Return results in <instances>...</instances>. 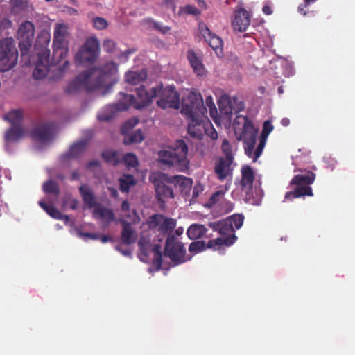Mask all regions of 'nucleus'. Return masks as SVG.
Wrapping results in <instances>:
<instances>
[{"label":"nucleus","mask_w":355,"mask_h":355,"mask_svg":"<svg viewBox=\"0 0 355 355\" xmlns=\"http://www.w3.org/2000/svg\"><path fill=\"white\" fill-rule=\"evenodd\" d=\"M187 58L192 67L193 72L198 76H204L206 74V69L201 59L197 56L193 50L189 49L187 53Z\"/></svg>","instance_id":"obj_17"},{"label":"nucleus","mask_w":355,"mask_h":355,"mask_svg":"<svg viewBox=\"0 0 355 355\" xmlns=\"http://www.w3.org/2000/svg\"><path fill=\"white\" fill-rule=\"evenodd\" d=\"M228 187L225 185L224 189L218 190L214 192L209 198V202L211 204H216L219 202L223 197L225 192L227 191Z\"/></svg>","instance_id":"obj_44"},{"label":"nucleus","mask_w":355,"mask_h":355,"mask_svg":"<svg viewBox=\"0 0 355 355\" xmlns=\"http://www.w3.org/2000/svg\"><path fill=\"white\" fill-rule=\"evenodd\" d=\"M205 101H206V105L209 110L210 116L212 118H214L215 116L217 114L218 112H217V109L215 106V104L214 103L212 97L211 96H207L205 98Z\"/></svg>","instance_id":"obj_47"},{"label":"nucleus","mask_w":355,"mask_h":355,"mask_svg":"<svg viewBox=\"0 0 355 355\" xmlns=\"http://www.w3.org/2000/svg\"><path fill=\"white\" fill-rule=\"evenodd\" d=\"M138 123V119H132L125 121L121 126V131L123 135H126L127 132L132 129Z\"/></svg>","instance_id":"obj_45"},{"label":"nucleus","mask_w":355,"mask_h":355,"mask_svg":"<svg viewBox=\"0 0 355 355\" xmlns=\"http://www.w3.org/2000/svg\"><path fill=\"white\" fill-rule=\"evenodd\" d=\"M144 139V136L141 130H137L130 135L124 137L123 143L125 145L140 143Z\"/></svg>","instance_id":"obj_35"},{"label":"nucleus","mask_w":355,"mask_h":355,"mask_svg":"<svg viewBox=\"0 0 355 355\" xmlns=\"http://www.w3.org/2000/svg\"><path fill=\"white\" fill-rule=\"evenodd\" d=\"M207 248H209L208 243H207L204 241H197L190 243L189 246V252L193 256V254L202 252Z\"/></svg>","instance_id":"obj_36"},{"label":"nucleus","mask_w":355,"mask_h":355,"mask_svg":"<svg viewBox=\"0 0 355 355\" xmlns=\"http://www.w3.org/2000/svg\"><path fill=\"white\" fill-rule=\"evenodd\" d=\"M295 171L304 172L302 169H296ZM305 173L295 175L290 182L291 185L297 186L293 191L286 192L285 199L292 200L302 196H313L312 189L309 187L315 179V174L310 171H304Z\"/></svg>","instance_id":"obj_6"},{"label":"nucleus","mask_w":355,"mask_h":355,"mask_svg":"<svg viewBox=\"0 0 355 355\" xmlns=\"http://www.w3.org/2000/svg\"><path fill=\"white\" fill-rule=\"evenodd\" d=\"M96 72L98 73V80L95 87H101L109 83L110 81L114 80L117 72V65L112 62H107L98 70H96Z\"/></svg>","instance_id":"obj_11"},{"label":"nucleus","mask_w":355,"mask_h":355,"mask_svg":"<svg viewBox=\"0 0 355 355\" xmlns=\"http://www.w3.org/2000/svg\"><path fill=\"white\" fill-rule=\"evenodd\" d=\"M98 239L103 243H107L108 241H112V237L110 236H107V235H102V236L99 235V238Z\"/></svg>","instance_id":"obj_56"},{"label":"nucleus","mask_w":355,"mask_h":355,"mask_svg":"<svg viewBox=\"0 0 355 355\" xmlns=\"http://www.w3.org/2000/svg\"><path fill=\"white\" fill-rule=\"evenodd\" d=\"M24 129L21 125H12L5 134L6 142L17 141L24 137Z\"/></svg>","instance_id":"obj_27"},{"label":"nucleus","mask_w":355,"mask_h":355,"mask_svg":"<svg viewBox=\"0 0 355 355\" xmlns=\"http://www.w3.org/2000/svg\"><path fill=\"white\" fill-rule=\"evenodd\" d=\"M234 160L220 157L215 163L214 173L217 178L223 181L228 177H232L234 170Z\"/></svg>","instance_id":"obj_12"},{"label":"nucleus","mask_w":355,"mask_h":355,"mask_svg":"<svg viewBox=\"0 0 355 355\" xmlns=\"http://www.w3.org/2000/svg\"><path fill=\"white\" fill-rule=\"evenodd\" d=\"M209 226L214 231L218 232L220 236L208 241V246L214 250H219L223 246L229 247L233 245L237 237L234 233V228L231 226L230 222L226 219L214 223H209Z\"/></svg>","instance_id":"obj_5"},{"label":"nucleus","mask_w":355,"mask_h":355,"mask_svg":"<svg viewBox=\"0 0 355 355\" xmlns=\"http://www.w3.org/2000/svg\"><path fill=\"white\" fill-rule=\"evenodd\" d=\"M22 0H10V5L12 10L21 7Z\"/></svg>","instance_id":"obj_52"},{"label":"nucleus","mask_w":355,"mask_h":355,"mask_svg":"<svg viewBox=\"0 0 355 355\" xmlns=\"http://www.w3.org/2000/svg\"><path fill=\"white\" fill-rule=\"evenodd\" d=\"M164 255L169 257L175 265L178 263V241L174 234L166 239Z\"/></svg>","instance_id":"obj_19"},{"label":"nucleus","mask_w":355,"mask_h":355,"mask_svg":"<svg viewBox=\"0 0 355 355\" xmlns=\"http://www.w3.org/2000/svg\"><path fill=\"white\" fill-rule=\"evenodd\" d=\"M179 171L185 172L189 168L190 161L187 158V144L182 139H179Z\"/></svg>","instance_id":"obj_21"},{"label":"nucleus","mask_w":355,"mask_h":355,"mask_svg":"<svg viewBox=\"0 0 355 355\" xmlns=\"http://www.w3.org/2000/svg\"><path fill=\"white\" fill-rule=\"evenodd\" d=\"M182 95L181 113L185 115L188 121L189 135L198 140H201L205 134L211 139H218V132L207 116V107L204 105L202 97L196 90L183 89L179 92Z\"/></svg>","instance_id":"obj_3"},{"label":"nucleus","mask_w":355,"mask_h":355,"mask_svg":"<svg viewBox=\"0 0 355 355\" xmlns=\"http://www.w3.org/2000/svg\"><path fill=\"white\" fill-rule=\"evenodd\" d=\"M138 123V119H132L125 121L121 126V131L123 135H126L127 132L132 129Z\"/></svg>","instance_id":"obj_46"},{"label":"nucleus","mask_w":355,"mask_h":355,"mask_svg":"<svg viewBox=\"0 0 355 355\" xmlns=\"http://www.w3.org/2000/svg\"><path fill=\"white\" fill-rule=\"evenodd\" d=\"M199 31L209 46L212 48L216 53L218 51L221 52L223 47V40L220 37L211 32L209 28L203 23H200L199 24Z\"/></svg>","instance_id":"obj_14"},{"label":"nucleus","mask_w":355,"mask_h":355,"mask_svg":"<svg viewBox=\"0 0 355 355\" xmlns=\"http://www.w3.org/2000/svg\"><path fill=\"white\" fill-rule=\"evenodd\" d=\"M42 189L44 192L52 194L55 196V199H58L60 195V188L56 182L49 180L43 184Z\"/></svg>","instance_id":"obj_34"},{"label":"nucleus","mask_w":355,"mask_h":355,"mask_svg":"<svg viewBox=\"0 0 355 355\" xmlns=\"http://www.w3.org/2000/svg\"><path fill=\"white\" fill-rule=\"evenodd\" d=\"M120 190L128 191L131 185L135 184L134 177L131 175H126L124 178L120 179Z\"/></svg>","instance_id":"obj_40"},{"label":"nucleus","mask_w":355,"mask_h":355,"mask_svg":"<svg viewBox=\"0 0 355 355\" xmlns=\"http://www.w3.org/2000/svg\"><path fill=\"white\" fill-rule=\"evenodd\" d=\"M4 119L10 122L12 125H21L23 113L20 110H12L4 116Z\"/></svg>","instance_id":"obj_32"},{"label":"nucleus","mask_w":355,"mask_h":355,"mask_svg":"<svg viewBox=\"0 0 355 355\" xmlns=\"http://www.w3.org/2000/svg\"><path fill=\"white\" fill-rule=\"evenodd\" d=\"M281 124L282 126L284 127H287L290 124V120L288 118H283L282 120H281Z\"/></svg>","instance_id":"obj_63"},{"label":"nucleus","mask_w":355,"mask_h":355,"mask_svg":"<svg viewBox=\"0 0 355 355\" xmlns=\"http://www.w3.org/2000/svg\"><path fill=\"white\" fill-rule=\"evenodd\" d=\"M85 236L92 240H96L99 238V234L94 233H86Z\"/></svg>","instance_id":"obj_58"},{"label":"nucleus","mask_w":355,"mask_h":355,"mask_svg":"<svg viewBox=\"0 0 355 355\" xmlns=\"http://www.w3.org/2000/svg\"><path fill=\"white\" fill-rule=\"evenodd\" d=\"M161 249V246L158 244L155 245L153 248V252L154 253L153 264L157 268V270L161 268L162 264V255Z\"/></svg>","instance_id":"obj_37"},{"label":"nucleus","mask_w":355,"mask_h":355,"mask_svg":"<svg viewBox=\"0 0 355 355\" xmlns=\"http://www.w3.org/2000/svg\"><path fill=\"white\" fill-rule=\"evenodd\" d=\"M79 192L84 203L89 207H96V200L93 191L87 184L81 185L79 187Z\"/></svg>","instance_id":"obj_23"},{"label":"nucleus","mask_w":355,"mask_h":355,"mask_svg":"<svg viewBox=\"0 0 355 355\" xmlns=\"http://www.w3.org/2000/svg\"><path fill=\"white\" fill-rule=\"evenodd\" d=\"M130 209L129 203L127 200H124L121 203V210L123 211H127Z\"/></svg>","instance_id":"obj_57"},{"label":"nucleus","mask_w":355,"mask_h":355,"mask_svg":"<svg viewBox=\"0 0 355 355\" xmlns=\"http://www.w3.org/2000/svg\"><path fill=\"white\" fill-rule=\"evenodd\" d=\"M219 107L220 112L227 116L230 115L232 113V108L230 105L223 107L220 105H219Z\"/></svg>","instance_id":"obj_53"},{"label":"nucleus","mask_w":355,"mask_h":355,"mask_svg":"<svg viewBox=\"0 0 355 355\" xmlns=\"http://www.w3.org/2000/svg\"><path fill=\"white\" fill-rule=\"evenodd\" d=\"M116 250L120 252L122 254L125 256H130L131 254V252L128 250H123L121 249L119 246L116 247Z\"/></svg>","instance_id":"obj_59"},{"label":"nucleus","mask_w":355,"mask_h":355,"mask_svg":"<svg viewBox=\"0 0 355 355\" xmlns=\"http://www.w3.org/2000/svg\"><path fill=\"white\" fill-rule=\"evenodd\" d=\"M182 12L193 15H198L200 13V10L196 6L191 5H187L181 8L179 10V14Z\"/></svg>","instance_id":"obj_48"},{"label":"nucleus","mask_w":355,"mask_h":355,"mask_svg":"<svg viewBox=\"0 0 355 355\" xmlns=\"http://www.w3.org/2000/svg\"><path fill=\"white\" fill-rule=\"evenodd\" d=\"M100 162L98 160H92L87 163L86 168L88 169L92 168V167L99 166Z\"/></svg>","instance_id":"obj_55"},{"label":"nucleus","mask_w":355,"mask_h":355,"mask_svg":"<svg viewBox=\"0 0 355 355\" xmlns=\"http://www.w3.org/2000/svg\"><path fill=\"white\" fill-rule=\"evenodd\" d=\"M103 47L105 51L111 53L115 48V43L112 40H106L103 42Z\"/></svg>","instance_id":"obj_51"},{"label":"nucleus","mask_w":355,"mask_h":355,"mask_svg":"<svg viewBox=\"0 0 355 355\" xmlns=\"http://www.w3.org/2000/svg\"><path fill=\"white\" fill-rule=\"evenodd\" d=\"M147 71L146 69H142L139 71H128L125 73V81L131 85H137L144 82L147 78Z\"/></svg>","instance_id":"obj_24"},{"label":"nucleus","mask_w":355,"mask_h":355,"mask_svg":"<svg viewBox=\"0 0 355 355\" xmlns=\"http://www.w3.org/2000/svg\"><path fill=\"white\" fill-rule=\"evenodd\" d=\"M192 185L193 180L191 178L179 175V191L183 196H189Z\"/></svg>","instance_id":"obj_31"},{"label":"nucleus","mask_w":355,"mask_h":355,"mask_svg":"<svg viewBox=\"0 0 355 355\" xmlns=\"http://www.w3.org/2000/svg\"><path fill=\"white\" fill-rule=\"evenodd\" d=\"M137 98L132 94L120 92L121 98L116 104L106 106L98 114V119L101 121L111 120L116 112L124 111L130 107L141 110L148 106L154 98H157V105L163 109L173 108L178 110V92L175 86L163 88L162 84L147 91L144 85L135 88Z\"/></svg>","instance_id":"obj_1"},{"label":"nucleus","mask_w":355,"mask_h":355,"mask_svg":"<svg viewBox=\"0 0 355 355\" xmlns=\"http://www.w3.org/2000/svg\"><path fill=\"white\" fill-rule=\"evenodd\" d=\"M48 202L49 204H47L44 200H40L38 204L52 218L58 220L63 219V215L61 212L52 204L51 205L50 200Z\"/></svg>","instance_id":"obj_30"},{"label":"nucleus","mask_w":355,"mask_h":355,"mask_svg":"<svg viewBox=\"0 0 355 355\" xmlns=\"http://www.w3.org/2000/svg\"><path fill=\"white\" fill-rule=\"evenodd\" d=\"M155 28L157 30H159L161 31H162L164 33H166L168 30H169V28L168 27H165L164 29H162L159 24L158 23H155V25H154Z\"/></svg>","instance_id":"obj_62"},{"label":"nucleus","mask_w":355,"mask_h":355,"mask_svg":"<svg viewBox=\"0 0 355 355\" xmlns=\"http://www.w3.org/2000/svg\"><path fill=\"white\" fill-rule=\"evenodd\" d=\"M231 223L232 227L239 229L242 227L244 220V216L241 214H233L226 218Z\"/></svg>","instance_id":"obj_39"},{"label":"nucleus","mask_w":355,"mask_h":355,"mask_svg":"<svg viewBox=\"0 0 355 355\" xmlns=\"http://www.w3.org/2000/svg\"><path fill=\"white\" fill-rule=\"evenodd\" d=\"M207 230L203 225L193 224L187 230V234L189 239L196 240L202 237Z\"/></svg>","instance_id":"obj_29"},{"label":"nucleus","mask_w":355,"mask_h":355,"mask_svg":"<svg viewBox=\"0 0 355 355\" xmlns=\"http://www.w3.org/2000/svg\"><path fill=\"white\" fill-rule=\"evenodd\" d=\"M235 135L239 141L244 144L245 155L252 158L255 162L262 154L266 146L267 138L273 130V125L270 121H266L263 125V130L259 137V144L254 150L258 129L246 116H237L234 122Z\"/></svg>","instance_id":"obj_4"},{"label":"nucleus","mask_w":355,"mask_h":355,"mask_svg":"<svg viewBox=\"0 0 355 355\" xmlns=\"http://www.w3.org/2000/svg\"><path fill=\"white\" fill-rule=\"evenodd\" d=\"M122 225V230L121 234V239L123 243L125 245H130L134 243L136 241V236L134 229L131 224L124 219L119 220Z\"/></svg>","instance_id":"obj_18"},{"label":"nucleus","mask_w":355,"mask_h":355,"mask_svg":"<svg viewBox=\"0 0 355 355\" xmlns=\"http://www.w3.org/2000/svg\"><path fill=\"white\" fill-rule=\"evenodd\" d=\"M78 204V201L74 198H65L63 201V205L65 207H69L72 210H76L77 209Z\"/></svg>","instance_id":"obj_50"},{"label":"nucleus","mask_w":355,"mask_h":355,"mask_svg":"<svg viewBox=\"0 0 355 355\" xmlns=\"http://www.w3.org/2000/svg\"><path fill=\"white\" fill-rule=\"evenodd\" d=\"M66 34L65 26L60 24L56 26L54 30L51 60H50V50L48 48L50 36L45 35L37 37L34 49L36 60L33 76L35 79L44 78L47 75L51 67L60 65L62 60H64L63 64L58 68L59 71L62 72L69 67V61L64 60L68 53V42L66 40Z\"/></svg>","instance_id":"obj_2"},{"label":"nucleus","mask_w":355,"mask_h":355,"mask_svg":"<svg viewBox=\"0 0 355 355\" xmlns=\"http://www.w3.org/2000/svg\"><path fill=\"white\" fill-rule=\"evenodd\" d=\"M80 178L79 173L77 171H74L71 174V180H76Z\"/></svg>","instance_id":"obj_61"},{"label":"nucleus","mask_w":355,"mask_h":355,"mask_svg":"<svg viewBox=\"0 0 355 355\" xmlns=\"http://www.w3.org/2000/svg\"><path fill=\"white\" fill-rule=\"evenodd\" d=\"M89 78L87 72H84L78 76L73 80L67 85L65 92L73 94L79 92L87 83Z\"/></svg>","instance_id":"obj_20"},{"label":"nucleus","mask_w":355,"mask_h":355,"mask_svg":"<svg viewBox=\"0 0 355 355\" xmlns=\"http://www.w3.org/2000/svg\"><path fill=\"white\" fill-rule=\"evenodd\" d=\"M158 155L159 161L167 166H172L178 161V153L175 148L162 150Z\"/></svg>","instance_id":"obj_25"},{"label":"nucleus","mask_w":355,"mask_h":355,"mask_svg":"<svg viewBox=\"0 0 355 355\" xmlns=\"http://www.w3.org/2000/svg\"><path fill=\"white\" fill-rule=\"evenodd\" d=\"M123 162L128 167H136L139 165L137 158L133 153H126L123 157Z\"/></svg>","instance_id":"obj_42"},{"label":"nucleus","mask_w":355,"mask_h":355,"mask_svg":"<svg viewBox=\"0 0 355 355\" xmlns=\"http://www.w3.org/2000/svg\"><path fill=\"white\" fill-rule=\"evenodd\" d=\"M202 189L201 187L200 186H195L193 189V193H192V198L194 199V198H196L198 195H199V193L200 191H202Z\"/></svg>","instance_id":"obj_54"},{"label":"nucleus","mask_w":355,"mask_h":355,"mask_svg":"<svg viewBox=\"0 0 355 355\" xmlns=\"http://www.w3.org/2000/svg\"><path fill=\"white\" fill-rule=\"evenodd\" d=\"M94 214L98 216L101 220L109 224L115 220L116 216L112 209L97 205L94 209Z\"/></svg>","instance_id":"obj_26"},{"label":"nucleus","mask_w":355,"mask_h":355,"mask_svg":"<svg viewBox=\"0 0 355 355\" xmlns=\"http://www.w3.org/2000/svg\"><path fill=\"white\" fill-rule=\"evenodd\" d=\"M221 149H222L223 153L225 155L224 158L234 160V155L232 153V146L227 139H223L222 146H221Z\"/></svg>","instance_id":"obj_41"},{"label":"nucleus","mask_w":355,"mask_h":355,"mask_svg":"<svg viewBox=\"0 0 355 355\" xmlns=\"http://www.w3.org/2000/svg\"><path fill=\"white\" fill-rule=\"evenodd\" d=\"M192 254H187L184 245L179 242V264L190 260Z\"/></svg>","instance_id":"obj_43"},{"label":"nucleus","mask_w":355,"mask_h":355,"mask_svg":"<svg viewBox=\"0 0 355 355\" xmlns=\"http://www.w3.org/2000/svg\"><path fill=\"white\" fill-rule=\"evenodd\" d=\"M262 10L263 12L266 14V15H270L272 13V9L271 8L268 6V5H265L263 8H262Z\"/></svg>","instance_id":"obj_60"},{"label":"nucleus","mask_w":355,"mask_h":355,"mask_svg":"<svg viewBox=\"0 0 355 355\" xmlns=\"http://www.w3.org/2000/svg\"><path fill=\"white\" fill-rule=\"evenodd\" d=\"M99 53L100 44L97 38L94 37H88L76 54V64L80 65L92 64L98 59Z\"/></svg>","instance_id":"obj_7"},{"label":"nucleus","mask_w":355,"mask_h":355,"mask_svg":"<svg viewBox=\"0 0 355 355\" xmlns=\"http://www.w3.org/2000/svg\"><path fill=\"white\" fill-rule=\"evenodd\" d=\"M94 26L98 29L103 30L107 28V21L102 17H96L93 19Z\"/></svg>","instance_id":"obj_49"},{"label":"nucleus","mask_w":355,"mask_h":355,"mask_svg":"<svg viewBox=\"0 0 355 355\" xmlns=\"http://www.w3.org/2000/svg\"><path fill=\"white\" fill-rule=\"evenodd\" d=\"M53 125L51 124H44L33 129L31 136L34 139L40 142H46L51 140L53 136Z\"/></svg>","instance_id":"obj_16"},{"label":"nucleus","mask_w":355,"mask_h":355,"mask_svg":"<svg viewBox=\"0 0 355 355\" xmlns=\"http://www.w3.org/2000/svg\"><path fill=\"white\" fill-rule=\"evenodd\" d=\"M149 225L152 227H159V230L163 234H168L172 232L175 227V220L168 219L162 214H154L149 218Z\"/></svg>","instance_id":"obj_13"},{"label":"nucleus","mask_w":355,"mask_h":355,"mask_svg":"<svg viewBox=\"0 0 355 355\" xmlns=\"http://www.w3.org/2000/svg\"><path fill=\"white\" fill-rule=\"evenodd\" d=\"M68 12L71 15H77L78 14V10L71 7L68 8Z\"/></svg>","instance_id":"obj_64"},{"label":"nucleus","mask_w":355,"mask_h":355,"mask_svg":"<svg viewBox=\"0 0 355 355\" xmlns=\"http://www.w3.org/2000/svg\"><path fill=\"white\" fill-rule=\"evenodd\" d=\"M87 146V140L84 139L78 141L73 144L69 151L65 154L62 155V158L64 160H67L71 158H76L80 156L84 150L86 149Z\"/></svg>","instance_id":"obj_22"},{"label":"nucleus","mask_w":355,"mask_h":355,"mask_svg":"<svg viewBox=\"0 0 355 355\" xmlns=\"http://www.w3.org/2000/svg\"><path fill=\"white\" fill-rule=\"evenodd\" d=\"M150 180L154 184L158 201L163 202L166 198H174L172 189L166 186L163 182L165 180V175L163 173H153L150 175Z\"/></svg>","instance_id":"obj_10"},{"label":"nucleus","mask_w":355,"mask_h":355,"mask_svg":"<svg viewBox=\"0 0 355 355\" xmlns=\"http://www.w3.org/2000/svg\"><path fill=\"white\" fill-rule=\"evenodd\" d=\"M101 156L104 161L113 166H117L120 162L118 152L112 150H107L102 153Z\"/></svg>","instance_id":"obj_33"},{"label":"nucleus","mask_w":355,"mask_h":355,"mask_svg":"<svg viewBox=\"0 0 355 355\" xmlns=\"http://www.w3.org/2000/svg\"><path fill=\"white\" fill-rule=\"evenodd\" d=\"M12 26V22L10 19L3 17L0 20V37L8 35L9 29Z\"/></svg>","instance_id":"obj_38"},{"label":"nucleus","mask_w":355,"mask_h":355,"mask_svg":"<svg viewBox=\"0 0 355 355\" xmlns=\"http://www.w3.org/2000/svg\"><path fill=\"white\" fill-rule=\"evenodd\" d=\"M254 174L252 168L248 166H243L241 168V182L243 187H251L254 182Z\"/></svg>","instance_id":"obj_28"},{"label":"nucleus","mask_w":355,"mask_h":355,"mask_svg":"<svg viewBox=\"0 0 355 355\" xmlns=\"http://www.w3.org/2000/svg\"><path fill=\"white\" fill-rule=\"evenodd\" d=\"M250 24V15L244 8H239L235 11L234 18L232 21V26L234 31L244 32Z\"/></svg>","instance_id":"obj_15"},{"label":"nucleus","mask_w":355,"mask_h":355,"mask_svg":"<svg viewBox=\"0 0 355 355\" xmlns=\"http://www.w3.org/2000/svg\"><path fill=\"white\" fill-rule=\"evenodd\" d=\"M18 51L14 40L6 37L0 40V70L6 71L12 69L17 63Z\"/></svg>","instance_id":"obj_8"},{"label":"nucleus","mask_w":355,"mask_h":355,"mask_svg":"<svg viewBox=\"0 0 355 355\" xmlns=\"http://www.w3.org/2000/svg\"><path fill=\"white\" fill-rule=\"evenodd\" d=\"M35 26L30 21H25L19 26L17 37L19 40V47L21 58L28 54L33 40Z\"/></svg>","instance_id":"obj_9"}]
</instances>
